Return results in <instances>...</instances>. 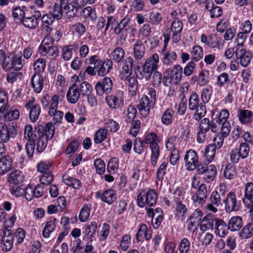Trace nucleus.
Instances as JSON below:
<instances>
[{"instance_id": "obj_55", "label": "nucleus", "mask_w": 253, "mask_h": 253, "mask_svg": "<svg viewBox=\"0 0 253 253\" xmlns=\"http://www.w3.org/2000/svg\"><path fill=\"white\" fill-rule=\"evenodd\" d=\"M83 16L86 19L94 21L97 19V14L95 9L91 6H87L83 10Z\"/></svg>"}, {"instance_id": "obj_27", "label": "nucleus", "mask_w": 253, "mask_h": 253, "mask_svg": "<svg viewBox=\"0 0 253 253\" xmlns=\"http://www.w3.org/2000/svg\"><path fill=\"white\" fill-rule=\"evenodd\" d=\"M133 55L136 60H139L142 59L145 54V47L142 44V41L138 40L133 45Z\"/></svg>"}, {"instance_id": "obj_1", "label": "nucleus", "mask_w": 253, "mask_h": 253, "mask_svg": "<svg viewBox=\"0 0 253 253\" xmlns=\"http://www.w3.org/2000/svg\"><path fill=\"white\" fill-rule=\"evenodd\" d=\"M35 131L38 135L37 150L39 153H41L46 148L47 141L53 137L55 126L52 123H48L45 126L38 125L35 127Z\"/></svg>"}, {"instance_id": "obj_17", "label": "nucleus", "mask_w": 253, "mask_h": 253, "mask_svg": "<svg viewBox=\"0 0 253 253\" xmlns=\"http://www.w3.org/2000/svg\"><path fill=\"white\" fill-rule=\"evenodd\" d=\"M61 7L63 8L66 15L69 19L74 17L80 9L73 0L69 2V0H61Z\"/></svg>"}, {"instance_id": "obj_42", "label": "nucleus", "mask_w": 253, "mask_h": 253, "mask_svg": "<svg viewBox=\"0 0 253 253\" xmlns=\"http://www.w3.org/2000/svg\"><path fill=\"white\" fill-rule=\"evenodd\" d=\"M128 92L130 96L136 95L138 89V83L137 78L135 77H131L127 80Z\"/></svg>"}, {"instance_id": "obj_62", "label": "nucleus", "mask_w": 253, "mask_h": 253, "mask_svg": "<svg viewBox=\"0 0 253 253\" xmlns=\"http://www.w3.org/2000/svg\"><path fill=\"white\" fill-rule=\"evenodd\" d=\"M23 74L20 72H11L7 74L6 80L9 83H13L18 79L21 80Z\"/></svg>"}, {"instance_id": "obj_30", "label": "nucleus", "mask_w": 253, "mask_h": 253, "mask_svg": "<svg viewBox=\"0 0 253 253\" xmlns=\"http://www.w3.org/2000/svg\"><path fill=\"white\" fill-rule=\"evenodd\" d=\"M228 228L231 231H239L243 226V218L239 216H232L228 221Z\"/></svg>"}, {"instance_id": "obj_52", "label": "nucleus", "mask_w": 253, "mask_h": 253, "mask_svg": "<svg viewBox=\"0 0 253 253\" xmlns=\"http://www.w3.org/2000/svg\"><path fill=\"white\" fill-rule=\"evenodd\" d=\"M253 236V222L247 224L243 227L241 233L240 237L243 239H248Z\"/></svg>"}, {"instance_id": "obj_6", "label": "nucleus", "mask_w": 253, "mask_h": 253, "mask_svg": "<svg viewBox=\"0 0 253 253\" xmlns=\"http://www.w3.org/2000/svg\"><path fill=\"white\" fill-rule=\"evenodd\" d=\"M108 106L114 109L122 107L124 105V93L122 90H118L113 94L106 97Z\"/></svg>"}, {"instance_id": "obj_33", "label": "nucleus", "mask_w": 253, "mask_h": 253, "mask_svg": "<svg viewBox=\"0 0 253 253\" xmlns=\"http://www.w3.org/2000/svg\"><path fill=\"white\" fill-rule=\"evenodd\" d=\"M56 222V219L55 218H53L46 222L45 226L42 232V235L44 238H49L50 234L55 230Z\"/></svg>"}, {"instance_id": "obj_60", "label": "nucleus", "mask_w": 253, "mask_h": 253, "mask_svg": "<svg viewBox=\"0 0 253 253\" xmlns=\"http://www.w3.org/2000/svg\"><path fill=\"white\" fill-rule=\"evenodd\" d=\"M245 198L253 203V183L248 182L245 185Z\"/></svg>"}, {"instance_id": "obj_7", "label": "nucleus", "mask_w": 253, "mask_h": 253, "mask_svg": "<svg viewBox=\"0 0 253 253\" xmlns=\"http://www.w3.org/2000/svg\"><path fill=\"white\" fill-rule=\"evenodd\" d=\"M235 54L236 58L242 67H247L251 63L253 58L251 51L246 50L243 46H239L236 48Z\"/></svg>"}, {"instance_id": "obj_39", "label": "nucleus", "mask_w": 253, "mask_h": 253, "mask_svg": "<svg viewBox=\"0 0 253 253\" xmlns=\"http://www.w3.org/2000/svg\"><path fill=\"white\" fill-rule=\"evenodd\" d=\"M130 22V19L126 17L123 18L117 26L114 28V32L115 34L119 35L122 32H126L130 28L128 25Z\"/></svg>"}, {"instance_id": "obj_23", "label": "nucleus", "mask_w": 253, "mask_h": 253, "mask_svg": "<svg viewBox=\"0 0 253 253\" xmlns=\"http://www.w3.org/2000/svg\"><path fill=\"white\" fill-rule=\"evenodd\" d=\"M54 40L49 36H46L39 47L40 53L43 56L46 55L47 50L54 46Z\"/></svg>"}, {"instance_id": "obj_24", "label": "nucleus", "mask_w": 253, "mask_h": 253, "mask_svg": "<svg viewBox=\"0 0 253 253\" xmlns=\"http://www.w3.org/2000/svg\"><path fill=\"white\" fill-rule=\"evenodd\" d=\"M237 116L239 120L242 124H249L253 122V114L249 110L239 109Z\"/></svg>"}, {"instance_id": "obj_64", "label": "nucleus", "mask_w": 253, "mask_h": 253, "mask_svg": "<svg viewBox=\"0 0 253 253\" xmlns=\"http://www.w3.org/2000/svg\"><path fill=\"white\" fill-rule=\"evenodd\" d=\"M190 248V243L186 238H183L179 244V251L180 253H188Z\"/></svg>"}, {"instance_id": "obj_5", "label": "nucleus", "mask_w": 253, "mask_h": 253, "mask_svg": "<svg viewBox=\"0 0 253 253\" xmlns=\"http://www.w3.org/2000/svg\"><path fill=\"white\" fill-rule=\"evenodd\" d=\"M159 61V57L157 53H154L149 57L143 66V74L141 77L144 78L146 80H149L152 73L157 69Z\"/></svg>"}, {"instance_id": "obj_54", "label": "nucleus", "mask_w": 253, "mask_h": 253, "mask_svg": "<svg viewBox=\"0 0 253 253\" xmlns=\"http://www.w3.org/2000/svg\"><path fill=\"white\" fill-rule=\"evenodd\" d=\"M97 228V223L95 221H92L89 224H85L84 227V233L85 236L92 237L95 233Z\"/></svg>"}, {"instance_id": "obj_57", "label": "nucleus", "mask_w": 253, "mask_h": 253, "mask_svg": "<svg viewBox=\"0 0 253 253\" xmlns=\"http://www.w3.org/2000/svg\"><path fill=\"white\" fill-rule=\"evenodd\" d=\"M62 3H61V0H60V3H55L53 5V11L51 14H53L54 17L56 19H60L63 15V8L61 7Z\"/></svg>"}, {"instance_id": "obj_29", "label": "nucleus", "mask_w": 253, "mask_h": 253, "mask_svg": "<svg viewBox=\"0 0 253 253\" xmlns=\"http://www.w3.org/2000/svg\"><path fill=\"white\" fill-rule=\"evenodd\" d=\"M78 49V45L76 43L63 46L61 51L63 59L69 61L72 57L73 51H76Z\"/></svg>"}, {"instance_id": "obj_50", "label": "nucleus", "mask_w": 253, "mask_h": 253, "mask_svg": "<svg viewBox=\"0 0 253 253\" xmlns=\"http://www.w3.org/2000/svg\"><path fill=\"white\" fill-rule=\"evenodd\" d=\"M108 130L104 128L98 129L94 136V141L96 144L102 143L107 136Z\"/></svg>"}, {"instance_id": "obj_15", "label": "nucleus", "mask_w": 253, "mask_h": 253, "mask_svg": "<svg viewBox=\"0 0 253 253\" xmlns=\"http://www.w3.org/2000/svg\"><path fill=\"white\" fill-rule=\"evenodd\" d=\"M210 128V120L208 118L202 120L197 135V141L198 143H202L207 139V133L209 131Z\"/></svg>"}, {"instance_id": "obj_49", "label": "nucleus", "mask_w": 253, "mask_h": 253, "mask_svg": "<svg viewBox=\"0 0 253 253\" xmlns=\"http://www.w3.org/2000/svg\"><path fill=\"white\" fill-rule=\"evenodd\" d=\"M91 211V205H84L82 208L79 214V219L81 222L86 221L89 216Z\"/></svg>"}, {"instance_id": "obj_22", "label": "nucleus", "mask_w": 253, "mask_h": 253, "mask_svg": "<svg viewBox=\"0 0 253 253\" xmlns=\"http://www.w3.org/2000/svg\"><path fill=\"white\" fill-rule=\"evenodd\" d=\"M81 94L78 86L74 84L69 88L66 95L67 99L71 103H75L78 101Z\"/></svg>"}, {"instance_id": "obj_28", "label": "nucleus", "mask_w": 253, "mask_h": 253, "mask_svg": "<svg viewBox=\"0 0 253 253\" xmlns=\"http://www.w3.org/2000/svg\"><path fill=\"white\" fill-rule=\"evenodd\" d=\"M24 176L23 173L17 170H15L9 174L7 181L10 184L18 185L24 181Z\"/></svg>"}, {"instance_id": "obj_63", "label": "nucleus", "mask_w": 253, "mask_h": 253, "mask_svg": "<svg viewBox=\"0 0 253 253\" xmlns=\"http://www.w3.org/2000/svg\"><path fill=\"white\" fill-rule=\"evenodd\" d=\"M40 177L41 184L44 185L50 184L53 180V175L50 172L42 173Z\"/></svg>"}, {"instance_id": "obj_59", "label": "nucleus", "mask_w": 253, "mask_h": 253, "mask_svg": "<svg viewBox=\"0 0 253 253\" xmlns=\"http://www.w3.org/2000/svg\"><path fill=\"white\" fill-rule=\"evenodd\" d=\"M46 62L45 59L41 58L36 60L34 64V67L36 73L40 74V72H43L46 67Z\"/></svg>"}, {"instance_id": "obj_31", "label": "nucleus", "mask_w": 253, "mask_h": 253, "mask_svg": "<svg viewBox=\"0 0 253 253\" xmlns=\"http://www.w3.org/2000/svg\"><path fill=\"white\" fill-rule=\"evenodd\" d=\"M205 8L210 11V17L212 18H217L220 16L222 13V9L221 7L215 5L212 2H207Z\"/></svg>"}, {"instance_id": "obj_16", "label": "nucleus", "mask_w": 253, "mask_h": 253, "mask_svg": "<svg viewBox=\"0 0 253 253\" xmlns=\"http://www.w3.org/2000/svg\"><path fill=\"white\" fill-rule=\"evenodd\" d=\"M113 82L109 77H105L102 82H98L95 85L96 93L102 95L104 93L108 94L112 90Z\"/></svg>"}, {"instance_id": "obj_44", "label": "nucleus", "mask_w": 253, "mask_h": 253, "mask_svg": "<svg viewBox=\"0 0 253 253\" xmlns=\"http://www.w3.org/2000/svg\"><path fill=\"white\" fill-rule=\"evenodd\" d=\"M3 114H4V119L8 121L17 120L20 116V113L18 109H12L10 107L7 109V111Z\"/></svg>"}, {"instance_id": "obj_36", "label": "nucleus", "mask_w": 253, "mask_h": 253, "mask_svg": "<svg viewBox=\"0 0 253 253\" xmlns=\"http://www.w3.org/2000/svg\"><path fill=\"white\" fill-rule=\"evenodd\" d=\"M174 111L170 108L166 109L163 114L161 117L162 124L168 126L172 123L174 120Z\"/></svg>"}, {"instance_id": "obj_48", "label": "nucleus", "mask_w": 253, "mask_h": 253, "mask_svg": "<svg viewBox=\"0 0 253 253\" xmlns=\"http://www.w3.org/2000/svg\"><path fill=\"white\" fill-rule=\"evenodd\" d=\"M127 124H130V133L133 136H136L140 131L141 122L140 120H133L130 122H126Z\"/></svg>"}, {"instance_id": "obj_9", "label": "nucleus", "mask_w": 253, "mask_h": 253, "mask_svg": "<svg viewBox=\"0 0 253 253\" xmlns=\"http://www.w3.org/2000/svg\"><path fill=\"white\" fill-rule=\"evenodd\" d=\"M183 27V24L182 22L177 19L173 20L171 24L170 29H168L167 30V32H168L167 34L164 33L166 35L168 34L170 36V33L172 32V40L174 43H177L181 39V32Z\"/></svg>"}, {"instance_id": "obj_32", "label": "nucleus", "mask_w": 253, "mask_h": 253, "mask_svg": "<svg viewBox=\"0 0 253 253\" xmlns=\"http://www.w3.org/2000/svg\"><path fill=\"white\" fill-rule=\"evenodd\" d=\"M124 50L122 47H116L110 53L109 59L113 60L116 63H119L124 59Z\"/></svg>"}, {"instance_id": "obj_38", "label": "nucleus", "mask_w": 253, "mask_h": 253, "mask_svg": "<svg viewBox=\"0 0 253 253\" xmlns=\"http://www.w3.org/2000/svg\"><path fill=\"white\" fill-rule=\"evenodd\" d=\"M62 180L65 184L73 188L78 189L81 187L82 183L80 180L67 174L62 176Z\"/></svg>"}, {"instance_id": "obj_45", "label": "nucleus", "mask_w": 253, "mask_h": 253, "mask_svg": "<svg viewBox=\"0 0 253 253\" xmlns=\"http://www.w3.org/2000/svg\"><path fill=\"white\" fill-rule=\"evenodd\" d=\"M21 23L25 27L30 29H35L38 25V20L32 15H26Z\"/></svg>"}, {"instance_id": "obj_46", "label": "nucleus", "mask_w": 253, "mask_h": 253, "mask_svg": "<svg viewBox=\"0 0 253 253\" xmlns=\"http://www.w3.org/2000/svg\"><path fill=\"white\" fill-rule=\"evenodd\" d=\"M13 63V69L16 71L20 70L25 64V60L20 54L14 55L12 56Z\"/></svg>"}, {"instance_id": "obj_13", "label": "nucleus", "mask_w": 253, "mask_h": 253, "mask_svg": "<svg viewBox=\"0 0 253 253\" xmlns=\"http://www.w3.org/2000/svg\"><path fill=\"white\" fill-rule=\"evenodd\" d=\"M207 195V186L205 184L202 183L198 186L196 193L192 195V199L195 204L203 205L206 202Z\"/></svg>"}, {"instance_id": "obj_18", "label": "nucleus", "mask_w": 253, "mask_h": 253, "mask_svg": "<svg viewBox=\"0 0 253 253\" xmlns=\"http://www.w3.org/2000/svg\"><path fill=\"white\" fill-rule=\"evenodd\" d=\"M95 69L100 76H104L110 72L113 67V62L111 59H107L104 62L102 60L95 63Z\"/></svg>"}, {"instance_id": "obj_3", "label": "nucleus", "mask_w": 253, "mask_h": 253, "mask_svg": "<svg viewBox=\"0 0 253 253\" xmlns=\"http://www.w3.org/2000/svg\"><path fill=\"white\" fill-rule=\"evenodd\" d=\"M37 137L38 135L34 133L32 126L30 124L26 125L24 128V138L28 141L26 145V149L29 158L33 157Z\"/></svg>"}, {"instance_id": "obj_14", "label": "nucleus", "mask_w": 253, "mask_h": 253, "mask_svg": "<svg viewBox=\"0 0 253 253\" xmlns=\"http://www.w3.org/2000/svg\"><path fill=\"white\" fill-rule=\"evenodd\" d=\"M14 242V235L11 230L5 227L2 230L1 244L2 250L5 252L10 251L13 247Z\"/></svg>"}, {"instance_id": "obj_8", "label": "nucleus", "mask_w": 253, "mask_h": 253, "mask_svg": "<svg viewBox=\"0 0 253 253\" xmlns=\"http://www.w3.org/2000/svg\"><path fill=\"white\" fill-rule=\"evenodd\" d=\"M165 44L163 49L162 50V54L163 55L162 60L164 65L167 66H170L173 61L177 59V54L173 51L171 50H166L167 43L170 40V35L168 34L167 35L164 34Z\"/></svg>"}, {"instance_id": "obj_40", "label": "nucleus", "mask_w": 253, "mask_h": 253, "mask_svg": "<svg viewBox=\"0 0 253 253\" xmlns=\"http://www.w3.org/2000/svg\"><path fill=\"white\" fill-rule=\"evenodd\" d=\"M151 150V163L153 166H155L157 160L160 154V148L158 143H153L151 145H149Z\"/></svg>"}, {"instance_id": "obj_26", "label": "nucleus", "mask_w": 253, "mask_h": 253, "mask_svg": "<svg viewBox=\"0 0 253 253\" xmlns=\"http://www.w3.org/2000/svg\"><path fill=\"white\" fill-rule=\"evenodd\" d=\"M145 238L147 241L151 238V231L148 230L146 224H141L136 235V240L138 242L142 241Z\"/></svg>"}, {"instance_id": "obj_10", "label": "nucleus", "mask_w": 253, "mask_h": 253, "mask_svg": "<svg viewBox=\"0 0 253 253\" xmlns=\"http://www.w3.org/2000/svg\"><path fill=\"white\" fill-rule=\"evenodd\" d=\"M155 103L150 100L148 95H143L139 101L137 109L141 115L147 117L149 114L150 109L153 108Z\"/></svg>"}, {"instance_id": "obj_56", "label": "nucleus", "mask_w": 253, "mask_h": 253, "mask_svg": "<svg viewBox=\"0 0 253 253\" xmlns=\"http://www.w3.org/2000/svg\"><path fill=\"white\" fill-rule=\"evenodd\" d=\"M209 79V71L207 70H202L198 75V84L204 86L206 84Z\"/></svg>"}, {"instance_id": "obj_47", "label": "nucleus", "mask_w": 253, "mask_h": 253, "mask_svg": "<svg viewBox=\"0 0 253 253\" xmlns=\"http://www.w3.org/2000/svg\"><path fill=\"white\" fill-rule=\"evenodd\" d=\"M133 67V60L131 57H127L125 61L123 66V71L126 74V78L130 75L132 71Z\"/></svg>"}, {"instance_id": "obj_11", "label": "nucleus", "mask_w": 253, "mask_h": 253, "mask_svg": "<svg viewBox=\"0 0 253 253\" xmlns=\"http://www.w3.org/2000/svg\"><path fill=\"white\" fill-rule=\"evenodd\" d=\"M185 165L186 169L189 170H193L197 167L198 156L197 153L193 149L188 150L184 156Z\"/></svg>"}, {"instance_id": "obj_25", "label": "nucleus", "mask_w": 253, "mask_h": 253, "mask_svg": "<svg viewBox=\"0 0 253 253\" xmlns=\"http://www.w3.org/2000/svg\"><path fill=\"white\" fill-rule=\"evenodd\" d=\"M0 159V175H3L11 169L13 161L9 156L3 157Z\"/></svg>"}, {"instance_id": "obj_37", "label": "nucleus", "mask_w": 253, "mask_h": 253, "mask_svg": "<svg viewBox=\"0 0 253 253\" xmlns=\"http://www.w3.org/2000/svg\"><path fill=\"white\" fill-rule=\"evenodd\" d=\"M216 173V167L213 165H209L208 169L203 174L204 181L207 183H211L214 180Z\"/></svg>"}, {"instance_id": "obj_20", "label": "nucleus", "mask_w": 253, "mask_h": 253, "mask_svg": "<svg viewBox=\"0 0 253 253\" xmlns=\"http://www.w3.org/2000/svg\"><path fill=\"white\" fill-rule=\"evenodd\" d=\"M229 230L228 224L227 225L222 219L217 218L215 225V233L216 235L220 237H223L227 235Z\"/></svg>"}, {"instance_id": "obj_19", "label": "nucleus", "mask_w": 253, "mask_h": 253, "mask_svg": "<svg viewBox=\"0 0 253 253\" xmlns=\"http://www.w3.org/2000/svg\"><path fill=\"white\" fill-rule=\"evenodd\" d=\"M31 84L34 88V91L36 93H40L44 86L42 76L39 73H35L32 77Z\"/></svg>"}, {"instance_id": "obj_41", "label": "nucleus", "mask_w": 253, "mask_h": 253, "mask_svg": "<svg viewBox=\"0 0 253 253\" xmlns=\"http://www.w3.org/2000/svg\"><path fill=\"white\" fill-rule=\"evenodd\" d=\"M117 199V193L112 189H108L103 192V201L111 205Z\"/></svg>"}, {"instance_id": "obj_43", "label": "nucleus", "mask_w": 253, "mask_h": 253, "mask_svg": "<svg viewBox=\"0 0 253 253\" xmlns=\"http://www.w3.org/2000/svg\"><path fill=\"white\" fill-rule=\"evenodd\" d=\"M41 112V109L40 105L36 104L32 105L30 108L29 118L32 122H36L39 118Z\"/></svg>"}, {"instance_id": "obj_51", "label": "nucleus", "mask_w": 253, "mask_h": 253, "mask_svg": "<svg viewBox=\"0 0 253 253\" xmlns=\"http://www.w3.org/2000/svg\"><path fill=\"white\" fill-rule=\"evenodd\" d=\"M200 104L198 94L195 92H192L189 98V109L190 110L194 111L197 109Z\"/></svg>"}, {"instance_id": "obj_53", "label": "nucleus", "mask_w": 253, "mask_h": 253, "mask_svg": "<svg viewBox=\"0 0 253 253\" xmlns=\"http://www.w3.org/2000/svg\"><path fill=\"white\" fill-rule=\"evenodd\" d=\"M160 140V137L156 133L151 132L145 135L144 142L151 145L153 143H158Z\"/></svg>"}, {"instance_id": "obj_4", "label": "nucleus", "mask_w": 253, "mask_h": 253, "mask_svg": "<svg viewBox=\"0 0 253 253\" xmlns=\"http://www.w3.org/2000/svg\"><path fill=\"white\" fill-rule=\"evenodd\" d=\"M17 134V126L15 123H12L6 125L4 123H0V141L7 143L11 138H14Z\"/></svg>"}, {"instance_id": "obj_2", "label": "nucleus", "mask_w": 253, "mask_h": 253, "mask_svg": "<svg viewBox=\"0 0 253 253\" xmlns=\"http://www.w3.org/2000/svg\"><path fill=\"white\" fill-rule=\"evenodd\" d=\"M158 194L153 189L149 188L147 191L143 189L138 194L137 203L140 208L153 207L157 201Z\"/></svg>"}, {"instance_id": "obj_61", "label": "nucleus", "mask_w": 253, "mask_h": 253, "mask_svg": "<svg viewBox=\"0 0 253 253\" xmlns=\"http://www.w3.org/2000/svg\"><path fill=\"white\" fill-rule=\"evenodd\" d=\"M78 87L81 94L83 95H87L90 93L92 90L91 85L87 82H83L78 86Z\"/></svg>"}, {"instance_id": "obj_58", "label": "nucleus", "mask_w": 253, "mask_h": 253, "mask_svg": "<svg viewBox=\"0 0 253 253\" xmlns=\"http://www.w3.org/2000/svg\"><path fill=\"white\" fill-rule=\"evenodd\" d=\"M137 113V110L134 105H130L127 109V113L126 116L125 122H130V121L135 120Z\"/></svg>"}, {"instance_id": "obj_34", "label": "nucleus", "mask_w": 253, "mask_h": 253, "mask_svg": "<svg viewBox=\"0 0 253 253\" xmlns=\"http://www.w3.org/2000/svg\"><path fill=\"white\" fill-rule=\"evenodd\" d=\"M192 61L198 62L201 59L204 55L203 49L199 45H195L192 46L190 51Z\"/></svg>"}, {"instance_id": "obj_12", "label": "nucleus", "mask_w": 253, "mask_h": 253, "mask_svg": "<svg viewBox=\"0 0 253 253\" xmlns=\"http://www.w3.org/2000/svg\"><path fill=\"white\" fill-rule=\"evenodd\" d=\"M223 202L225 204V211L227 212H231L233 211L239 210L240 206L237 201L235 193L233 191H230L227 195L226 199L224 200Z\"/></svg>"}, {"instance_id": "obj_35", "label": "nucleus", "mask_w": 253, "mask_h": 253, "mask_svg": "<svg viewBox=\"0 0 253 253\" xmlns=\"http://www.w3.org/2000/svg\"><path fill=\"white\" fill-rule=\"evenodd\" d=\"M27 10V8L24 6H17L15 7L13 9L12 12V15L14 20H17L21 22L26 16V12Z\"/></svg>"}, {"instance_id": "obj_21", "label": "nucleus", "mask_w": 253, "mask_h": 253, "mask_svg": "<svg viewBox=\"0 0 253 253\" xmlns=\"http://www.w3.org/2000/svg\"><path fill=\"white\" fill-rule=\"evenodd\" d=\"M217 218L214 217L212 215L209 214L205 216L202 219L200 229L202 231H206L207 230L213 229L214 225H215Z\"/></svg>"}]
</instances>
